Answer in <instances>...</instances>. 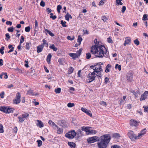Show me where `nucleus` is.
Here are the masks:
<instances>
[{"label":"nucleus","mask_w":148,"mask_h":148,"mask_svg":"<svg viewBox=\"0 0 148 148\" xmlns=\"http://www.w3.org/2000/svg\"><path fill=\"white\" fill-rule=\"evenodd\" d=\"M94 50L92 49L90 52L96 57L99 58H102L107 53V49L104 45H97L94 48Z\"/></svg>","instance_id":"nucleus-1"},{"label":"nucleus","mask_w":148,"mask_h":148,"mask_svg":"<svg viewBox=\"0 0 148 148\" xmlns=\"http://www.w3.org/2000/svg\"><path fill=\"white\" fill-rule=\"evenodd\" d=\"M110 134H104L98 140L97 145L99 148H106L111 139Z\"/></svg>","instance_id":"nucleus-2"},{"label":"nucleus","mask_w":148,"mask_h":148,"mask_svg":"<svg viewBox=\"0 0 148 148\" xmlns=\"http://www.w3.org/2000/svg\"><path fill=\"white\" fill-rule=\"evenodd\" d=\"M76 133L74 130H72L71 131H69L65 134V136L67 138L72 139L76 136Z\"/></svg>","instance_id":"nucleus-3"},{"label":"nucleus","mask_w":148,"mask_h":148,"mask_svg":"<svg viewBox=\"0 0 148 148\" xmlns=\"http://www.w3.org/2000/svg\"><path fill=\"white\" fill-rule=\"evenodd\" d=\"M89 75H90L88 77V79H87V82L90 83L95 79V77L97 76V74H95L94 72L90 73L88 74Z\"/></svg>","instance_id":"nucleus-4"},{"label":"nucleus","mask_w":148,"mask_h":148,"mask_svg":"<svg viewBox=\"0 0 148 148\" xmlns=\"http://www.w3.org/2000/svg\"><path fill=\"white\" fill-rule=\"evenodd\" d=\"M3 110V112L5 113L9 114L11 113H13L14 110L13 108H11L10 107H5L4 106L3 108H2Z\"/></svg>","instance_id":"nucleus-5"},{"label":"nucleus","mask_w":148,"mask_h":148,"mask_svg":"<svg viewBox=\"0 0 148 148\" xmlns=\"http://www.w3.org/2000/svg\"><path fill=\"white\" fill-rule=\"evenodd\" d=\"M128 135L129 137L132 140L138 139V136H136L133 131H129L128 132Z\"/></svg>","instance_id":"nucleus-6"},{"label":"nucleus","mask_w":148,"mask_h":148,"mask_svg":"<svg viewBox=\"0 0 148 148\" xmlns=\"http://www.w3.org/2000/svg\"><path fill=\"white\" fill-rule=\"evenodd\" d=\"M21 95L19 92H17L16 95V97L13 100V103L14 104H17L20 103L21 101Z\"/></svg>","instance_id":"nucleus-7"},{"label":"nucleus","mask_w":148,"mask_h":148,"mask_svg":"<svg viewBox=\"0 0 148 148\" xmlns=\"http://www.w3.org/2000/svg\"><path fill=\"white\" fill-rule=\"evenodd\" d=\"M99 139V138L96 136H95L90 138L88 139V141L89 143H93L96 141H97Z\"/></svg>","instance_id":"nucleus-8"},{"label":"nucleus","mask_w":148,"mask_h":148,"mask_svg":"<svg viewBox=\"0 0 148 148\" xmlns=\"http://www.w3.org/2000/svg\"><path fill=\"white\" fill-rule=\"evenodd\" d=\"M148 95V91H145L144 93L141 96L140 98V101H143L145 100L147 98Z\"/></svg>","instance_id":"nucleus-9"},{"label":"nucleus","mask_w":148,"mask_h":148,"mask_svg":"<svg viewBox=\"0 0 148 148\" xmlns=\"http://www.w3.org/2000/svg\"><path fill=\"white\" fill-rule=\"evenodd\" d=\"M130 124L131 126H136L138 125V122L134 119H131L130 121Z\"/></svg>","instance_id":"nucleus-10"},{"label":"nucleus","mask_w":148,"mask_h":148,"mask_svg":"<svg viewBox=\"0 0 148 148\" xmlns=\"http://www.w3.org/2000/svg\"><path fill=\"white\" fill-rule=\"evenodd\" d=\"M27 94L29 95L32 96H36L39 95V94L38 93H35L34 92L33 90H32L30 89L27 92Z\"/></svg>","instance_id":"nucleus-11"},{"label":"nucleus","mask_w":148,"mask_h":148,"mask_svg":"<svg viewBox=\"0 0 148 148\" xmlns=\"http://www.w3.org/2000/svg\"><path fill=\"white\" fill-rule=\"evenodd\" d=\"M81 110L83 112L86 113L88 116L90 117L92 116L91 112L90 110H88L87 109L83 108H82Z\"/></svg>","instance_id":"nucleus-12"},{"label":"nucleus","mask_w":148,"mask_h":148,"mask_svg":"<svg viewBox=\"0 0 148 148\" xmlns=\"http://www.w3.org/2000/svg\"><path fill=\"white\" fill-rule=\"evenodd\" d=\"M133 75L131 73H128L127 75V79L129 82H131L133 79Z\"/></svg>","instance_id":"nucleus-13"},{"label":"nucleus","mask_w":148,"mask_h":148,"mask_svg":"<svg viewBox=\"0 0 148 148\" xmlns=\"http://www.w3.org/2000/svg\"><path fill=\"white\" fill-rule=\"evenodd\" d=\"M95 66L94 70H99L100 71H103V70L101 68V64H100L97 63L96 65H95Z\"/></svg>","instance_id":"nucleus-14"},{"label":"nucleus","mask_w":148,"mask_h":148,"mask_svg":"<svg viewBox=\"0 0 148 148\" xmlns=\"http://www.w3.org/2000/svg\"><path fill=\"white\" fill-rule=\"evenodd\" d=\"M44 47V45L42 44L37 47V51L38 53H39L42 51Z\"/></svg>","instance_id":"nucleus-15"},{"label":"nucleus","mask_w":148,"mask_h":148,"mask_svg":"<svg viewBox=\"0 0 148 148\" xmlns=\"http://www.w3.org/2000/svg\"><path fill=\"white\" fill-rule=\"evenodd\" d=\"M146 130L145 128L143 129V130H142L138 134V139L139 138V137L141 136L142 135H144L146 133Z\"/></svg>","instance_id":"nucleus-16"},{"label":"nucleus","mask_w":148,"mask_h":148,"mask_svg":"<svg viewBox=\"0 0 148 148\" xmlns=\"http://www.w3.org/2000/svg\"><path fill=\"white\" fill-rule=\"evenodd\" d=\"M69 55L70 56L75 59L79 56L76 53H70Z\"/></svg>","instance_id":"nucleus-17"},{"label":"nucleus","mask_w":148,"mask_h":148,"mask_svg":"<svg viewBox=\"0 0 148 148\" xmlns=\"http://www.w3.org/2000/svg\"><path fill=\"white\" fill-rule=\"evenodd\" d=\"M131 42V39H130L129 37H127L126 38L125 42L124 43V45L125 46L126 45L129 44Z\"/></svg>","instance_id":"nucleus-18"},{"label":"nucleus","mask_w":148,"mask_h":148,"mask_svg":"<svg viewBox=\"0 0 148 148\" xmlns=\"http://www.w3.org/2000/svg\"><path fill=\"white\" fill-rule=\"evenodd\" d=\"M111 66V65L109 64L107 65L106 67L105 72L106 73H108L110 71Z\"/></svg>","instance_id":"nucleus-19"},{"label":"nucleus","mask_w":148,"mask_h":148,"mask_svg":"<svg viewBox=\"0 0 148 148\" xmlns=\"http://www.w3.org/2000/svg\"><path fill=\"white\" fill-rule=\"evenodd\" d=\"M37 121L38 122V123L37 124L38 126L40 128L44 126L43 124L41 121L38 120H37Z\"/></svg>","instance_id":"nucleus-20"},{"label":"nucleus","mask_w":148,"mask_h":148,"mask_svg":"<svg viewBox=\"0 0 148 148\" xmlns=\"http://www.w3.org/2000/svg\"><path fill=\"white\" fill-rule=\"evenodd\" d=\"M65 19L67 21H69V18H72V17L71 15L68 12H67L65 16Z\"/></svg>","instance_id":"nucleus-21"},{"label":"nucleus","mask_w":148,"mask_h":148,"mask_svg":"<svg viewBox=\"0 0 148 148\" xmlns=\"http://www.w3.org/2000/svg\"><path fill=\"white\" fill-rule=\"evenodd\" d=\"M68 144L70 146V148H75V144L73 142H69Z\"/></svg>","instance_id":"nucleus-22"},{"label":"nucleus","mask_w":148,"mask_h":148,"mask_svg":"<svg viewBox=\"0 0 148 148\" xmlns=\"http://www.w3.org/2000/svg\"><path fill=\"white\" fill-rule=\"evenodd\" d=\"M101 71L99 70H94L93 72H94L95 73H97V76L101 78Z\"/></svg>","instance_id":"nucleus-23"},{"label":"nucleus","mask_w":148,"mask_h":148,"mask_svg":"<svg viewBox=\"0 0 148 148\" xmlns=\"http://www.w3.org/2000/svg\"><path fill=\"white\" fill-rule=\"evenodd\" d=\"M51 57V55L50 54H49L47 57V61L48 64L50 63Z\"/></svg>","instance_id":"nucleus-24"},{"label":"nucleus","mask_w":148,"mask_h":148,"mask_svg":"<svg viewBox=\"0 0 148 148\" xmlns=\"http://www.w3.org/2000/svg\"><path fill=\"white\" fill-rule=\"evenodd\" d=\"M120 137V134L117 133H114L112 134V137L116 138H118Z\"/></svg>","instance_id":"nucleus-25"},{"label":"nucleus","mask_w":148,"mask_h":148,"mask_svg":"<svg viewBox=\"0 0 148 148\" xmlns=\"http://www.w3.org/2000/svg\"><path fill=\"white\" fill-rule=\"evenodd\" d=\"M90 127H82V130L83 131L86 132H88L89 131V128Z\"/></svg>","instance_id":"nucleus-26"},{"label":"nucleus","mask_w":148,"mask_h":148,"mask_svg":"<svg viewBox=\"0 0 148 148\" xmlns=\"http://www.w3.org/2000/svg\"><path fill=\"white\" fill-rule=\"evenodd\" d=\"M73 70L74 69L73 67H70L68 71V74H71L73 72Z\"/></svg>","instance_id":"nucleus-27"},{"label":"nucleus","mask_w":148,"mask_h":148,"mask_svg":"<svg viewBox=\"0 0 148 148\" xmlns=\"http://www.w3.org/2000/svg\"><path fill=\"white\" fill-rule=\"evenodd\" d=\"M122 0H116V5H122L123 3L121 2Z\"/></svg>","instance_id":"nucleus-28"},{"label":"nucleus","mask_w":148,"mask_h":148,"mask_svg":"<svg viewBox=\"0 0 148 148\" xmlns=\"http://www.w3.org/2000/svg\"><path fill=\"white\" fill-rule=\"evenodd\" d=\"M50 48L51 49H52L53 51H57L58 50V49L55 47V45L53 44L52 45L50 46Z\"/></svg>","instance_id":"nucleus-29"},{"label":"nucleus","mask_w":148,"mask_h":148,"mask_svg":"<svg viewBox=\"0 0 148 148\" xmlns=\"http://www.w3.org/2000/svg\"><path fill=\"white\" fill-rule=\"evenodd\" d=\"M45 31L47 32L51 36H53L54 35V34L50 31L48 30L45 29Z\"/></svg>","instance_id":"nucleus-30"},{"label":"nucleus","mask_w":148,"mask_h":148,"mask_svg":"<svg viewBox=\"0 0 148 148\" xmlns=\"http://www.w3.org/2000/svg\"><path fill=\"white\" fill-rule=\"evenodd\" d=\"M61 88H58L55 90V92L56 93L59 94L61 92Z\"/></svg>","instance_id":"nucleus-31"},{"label":"nucleus","mask_w":148,"mask_h":148,"mask_svg":"<svg viewBox=\"0 0 148 148\" xmlns=\"http://www.w3.org/2000/svg\"><path fill=\"white\" fill-rule=\"evenodd\" d=\"M57 133L58 134H60L63 132V129L62 128H60L58 127L57 128Z\"/></svg>","instance_id":"nucleus-32"},{"label":"nucleus","mask_w":148,"mask_h":148,"mask_svg":"<svg viewBox=\"0 0 148 148\" xmlns=\"http://www.w3.org/2000/svg\"><path fill=\"white\" fill-rule=\"evenodd\" d=\"M31 45L30 43L27 42L26 43V45H25V49L27 50H28L29 49V45Z\"/></svg>","instance_id":"nucleus-33"},{"label":"nucleus","mask_w":148,"mask_h":148,"mask_svg":"<svg viewBox=\"0 0 148 148\" xmlns=\"http://www.w3.org/2000/svg\"><path fill=\"white\" fill-rule=\"evenodd\" d=\"M82 131H81V130L80 129H79L78 130L77 133H76V134H77V135H78L79 136H82Z\"/></svg>","instance_id":"nucleus-34"},{"label":"nucleus","mask_w":148,"mask_h":148,"mask_svg":"<svg viewBox=\"0 0 148 148\" xmlns=\"http://www.w3.org/2000/svg\"><path fill=\"white\" fill-rule=\"evenodd\" d=\"M82 40V38L80 36H79L78 37L77 42L79 43V45H80L81 41Z\"/></svg>","instance_id":"nucleus-35"},{"label":"nucleus","mask_w":148,"mask_h":148,"mask_svg":"<svg viewBox=\"0 0 148 148\" xmlns=\"http://www.w3.org/2000/svg\"><path fill=\"white\" fill-rule=\"evenodd\" d=\"M61 24L62 25L63 27H67V25L65 24L66 23V21H63V20H61L60 21Z\"/></svg>","instance_id":"nucleus-36"},{"label":"nucleus","mask_w":148,"mask_h":148,"mask_svg":"<svg viewBox=\"0 0 148 148\" xmlns=\"http://www.w3.org/2000/svg\"><path fill=\"white\" fill-rule=\"evenodd\" d=\"M75 104L73 103H69L67 104V106L68 107L71 108L74 106Z\"/></svg>","instance_id":"nucleus-37"},{"label":"nucleus","mask_w":148,"mask_h":148,"mask_svg":"<svg viewBox=\"0 0 148 148\" xmlns=\"http://www.w3.org/2000/svg\"><path fill=\"white\" fill-rule=\"evenodd\" d=\"M86 58L87 59H89L91 56V54L89 53H86Z\"/></svg>","instance_id":"nucleus-38"},{"label":"nucleus","mask_w":148,"mask_h":148,"mask_svg":"<svg viewBox=\"0 0 148 148\" xmlns=\"http://www.w3.org/2000/svg\"><path fill=\"white\" fill-rule=\"evenodd\" d=\"M62 8V6L60 5H58L57 7V11L59 13L60 12V10Z\"/></svg>","instance_id":"nucleus-39"},{"label":"nucleus","mask_w":148,"mask_h":148,"mask_svg":"<svg viewBox=\"0 0 148 148\" xmlns=\"http://www.w3.org/2000/svg\"><path fill=\"white\" fill-rule=\"evenodd\" d=\"M29 114L27 113H25L24 114H23L22 115L23 118H26L29 116Z\"/></svg>","instance_id":"nucleus-40"},{"label":"nucleus","mask_w":148,"mask_h":148,"mask_svg":"<svg viewBox=\"0 0 148 148\" xmlns=\"http://www.w3.org/2000/svg\"><path fill=\"white\" fill-rule=\"evenodd\" d=\"M4 47L3 46H2L0 48V53L2 55H3L4 53V51L3 50L4 49Z\"/></svg>","instance_id":"nucleus-41"},{"label":"nucleus","mask_w":148,"mask_h":148,"mask_svg":"<svg viewBox=\"0 0 148 148\" xmlns=\"http://www.w3.org/2000/svg\"><path fill=\"white\" fill-rule=\"evenodd\" d=\"M115 69L118 68L119 70L120 71L121 70V65H119L118 64H116L115 67Z\"/></svg>","instance_id":"nucleus-42"},{"label":"nucleus","mask_w":148,"mask_h":148,"mask_svg":"<svg viewBox=\"0 0 148 148\" xmlns=\"http://www.w3.org/2000/svg\"><path fill=\"white\" fill-rule=\"evenodd\" d=\"M37 142L38 143V147H40L42 145V142L40 140H37Z\"/></svg>","instance_id":"nucleus-43"},{"label":"nucleus","mask_w":148,"mask_h":148,"mask_svg":"<svg viewBox=\"0 0 148 148\" xmlns=\"http://www.w3.org/2000/svg\"><path fill=\"white\" fill-rule=\"evenodd\" d=\"M147 15L146 14H144L143 15L142 20L143 21H146L148 20Z\"/></svg>","instance_id":"nucleus-44"},{"label":"nucleus","mask_w":148,"mask_h":148,"mask_svg":"<svg viewBox=\"0 0 148 148\" xmlns=\"http://www.w3.org/2000/svg\"><path fill=\"white\" fill-rule=\"evenodd\" d=\"M31 28L29 26H28L25 27V31L26 32H28L30 30Z\"/></svg>","instance_id":"nucleus-45"},{"label":"nucleus","mask_w":148,"mask_h":148,"mask_svg":"<svg viewBox=\"0 0 148 148\" xmlns=\"http://www.w3.org/2000/svg\"><path fill=\"white\" fill-rule=\"evenodd\" d=\"M5 37L6 38H5V40H9L10 38V35L8 33H7L5 35Z\"/></svg>","instance_id":"nucleus-46"},{"label":"nucleus","mask_w":148,"mask_h":148,"mask_svg":"<svg viewBox=\"0 0 148 148\" xmlns=\"http://www.w3.org/2000/svg\"><path fill=\"white\" fill-rule=\"evenodd\" d=\"M24 38L23 37V36H21V38L20 40V45H21V44L24 41Z\"/></svg>","instance_id":"nucleus-47"},{"label":"nucleus","mask_w":148,"mask_h":148,"mask_svg":"<svg viewBox=\"0 0 148 148\" xmlns=\"http://www.w3.org/2000/svg\"><path fill=\"white\" fill-rule=\"evenodd\" d=\"M3 132V126L2 124H0V133H2Z\"/></svg>","instance_id":"nucleus-48"},{"label":"nucleus","mask_w":148,"mask_h":148,"mask_svg":"<svg viewBox=\"0 0 148 148\" xmlns=\"http://www.w3.org/2000/svg\"><path fill=\"white\" fill-rule=\"evenodd\" d=\"M8 30L9 32H12L14 31V28L13 27H10L8 29Z\"/></svg>","instance_id":"nucleus-49"},{"label":"nucleus","mask_w":148,"mask_h":148,"mask_svg":"<svg viewBox=\"0 0 148 148\" xmlns=\"http://www.w3.org/2000/svg\"><path fill=\"white\" fill-rule=\"evenodd\" d=\"M134 43L137 45H138L139 44V42L137 39H135L134 41Z\"/></svg>","instance_id":"nucleus-50"},{"label":"nucleus","mask_w":148,"mask_h":148,"mask_svg":"<svg viewBox=\"0 0 148 148\" xmlns=\"http://www.w3.org/2000/svg\"><path fill=\"white\" fill-rule=\"evenodd\" d=\"M43 42V45H45V46L46 45V47H48V45L47 43V41L45 39H43L42 40Z\"/></svg>","instance_id":"nucleus-51"},{"label":"nucleus","mask_w":148,"mask_h":148,"mask_svg":"<svg viewBox=\"0 0 148 148\" xmlns=\"http://www.w3.org/2000/svg\"><path fill=\"white\" fill-rule=\"evenodd\" d=\"M97 132L95 130H89V131L88 133L89 134H96Z\"/></svg>","instance_id":"nucleus-52"},{"label":"nucleus","mask_w":148,"mask_h":148,"mask_svg":"<svg viewBox=\"0 0 148 148\" xmlns=\"http://www.w3.org/2000/svg\"><path fill=\"white\" fill-rule=\"evenodd\" d=\"M101 19L104 22L106 21L107 20L106 17L105 16H103L102 17Z\"/></svg>","instance_id":"nucleus-53"},{"label":"nucleus","mask_w":148,"mask_h":148,"mask_svg":"<svg viewBox=\"0 0 148 148\" xmlns=\"http://www.w3.org/2000/svg\"><path fill=\"white\" fill-rule=\"evenodd\" d=\"M100 104L105 107L107 105L106 103L103 101L101 102Z\"/></svg>","instance_id":"nucleus-54"},{"label":"nucleus","mask_w":148,"mask_h":148,"mask_svg":"<svg viewBox=\"0 0 148 148\" xmlns=\"http://www.w3.org/2000/svg\"><path fill=\"white\" fill-rule=\"evenodd\" d=\"M82 49H80L78 51L77 53H76L78 55V56H80L81 53L82 52Z\"/></svg>","instance_id":"nucleus-55"},{"label":"nucleus","mask_w":148,"mask_h":148,"mask_svg":"<svg viewBox=\"0 0 148 148\" xmlns=\"http://www.w3.org/2000/svg\"><path fill=\"white\" fill-rule=\"evenodd\" d=\"M45 3L42 0L41 1L40 3V5L44 7L45 6Z\"/></svg>","instance_id":"nucleus-56"},{"label":"nucleus","mask_w":148,"mask_h":148,"mask_svg":"<svg viewBox=\"0 0 148 148\" xmlns=\"http://www.w3.org/2000/svg\"><path fill=\"white\" fill-rule=\"evenodd\" d=\"M67 38L68 40H72L74 39V37H73V38H71V37L69 36H67Z\"/></svg>","instance_id":"nucleus-57"},{"label":"nucleus","mask_w":148,"mask_h":148,"mask_svg":"<svg viewBox=\"0 0 148 148\" xmlns=\"http://www.w3.org/2000/svg\"><path fill=\"white\" fill-rule=\"evenodd\" d=\"M18 118L19 119V121L21 123L23 122L24 121V120L23 119V118L22 117L18 116Z\"/></svg>","instance_id":"nucleus-58"},{"label":"nucleus","mask_w":148,"mask_h":148,"mask_svg":"<svg viewBox=\"0 0 148 148\" xmlns=\"http://www.w3.org/2000/svg\"><path fill=\"white\" fill-rule=\"evenodd\" d=\"M111 148H121L120 146L116 145H112L111 146Z\"/></svg>","instance_id":"nucleus-59"},{"label":"nucleus","mask_w":148,"mask_h":148,"mask_svg":"<svg viewBox=\"0 0 148 148\" xmlns=\"http://www.w3.org/2000/svg\"><path fill=\"white\" fill-rule=\"evenodd\" d=\"M126 8L125 6H123L122 7V8L121 12H122V13H124L126 10Z\"/></svg>","instance_id":"nucleus-60"},{"label":"nucleus","mask_w":148,"mask_h":148,"mask_svg":"<svg viewBox=\"0 0 148 148\" xmlns=\"http://www.w3.org/2000/svg\"><path fill=\"white\" fill-rule=\"evenodd\" d=\"M35 29H38V23L37 21L36 20L35 21Z\"/></svg>","instance_id":"nucleus-61"},{"label":"nucleus","mask_w":148,"mask_h":148,"mask_svg":"<svg viewBox=\"0 0 148 148\" xmlns=\"http://www.w3.org/2000/svg\"><path fill=\"white\" fill-rule=\"evenodd\" d=\"M4 95V92L3 91L1 93H0V97L1 98H4V97L3 95Z\"/></svg>","instance_id":"nucleus-62"},{"label":"nucleus","mask_w":148,"mask_h":148,"mask_svg":"<svg viewBox=\"0 0 148 148\" xmlns=\"http://www.w3.org/2000/svg\"><path fill=\"white\" fill-rule=\"evenodd\" d=\"M49 124L50 125L52 126L55 123H54L51 120H49V121L48 122Z\"/></svg>","instance_id":"nucleus-63"},{"label":"nucleus","mask_w":148,"mask_h":148,"mask_svg":"<svg viewBox=\"0 0 148 148\" xmlns=\"http://www.w3.org/2000/svg\"><path fill=\"white\" fill-rule=\"evenodd\" d=\"M13 130L14 132L15 133H16L18 130L17 127H14V128L13 129Z\"/></svg>","instance_id":"nucleus-64"}]
</instances>
